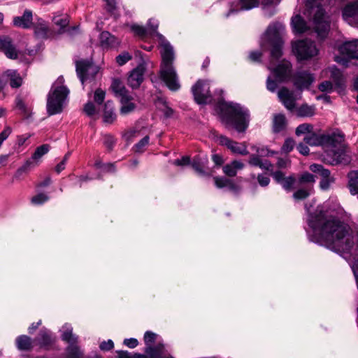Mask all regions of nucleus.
Instances as JSON below:
<instances>
[{
  "label": "nucleus",
  "mask_w": 358,
  "mask_h": 358,
  "mask_svg": "<svg viewBox=\"0 0 358 358\" xmlns=\"http://www.w3.org/2000/svg\"><path fill=\"white\" fill-rule=\"evenodd\" d=\"M316 108L315 106H309L307 103H303L294 110V113L299 117H311L315 115Z\"/></svg>",
  "instance_id": "c85d7f7f"
},
{
  "label": "nucleus",
  "mask_w": 358,
  "mask_h": 358,
  "mask_svg": "<svg viewBox=\"0 0 358 358\" xmlns=\"http://www.w3.org/2000/svg\"><path fill=\"white\" fill-rule=\"evenodd\" d=\"M318 89L321 92H331L333 90V85L331 81L326 80V81L321 83L319 85Z\"/></svg>",
  "instance_id": "6e6d98bb"
},
{
  "label": "nucleus",
  "mask_w": 358,
  "mask_h": 358,
  "mask_svg": "<svg viewBox=\"0 0 358 358\" xmlns=\"http://www.w3.org/2000/svg\"><path fill=\"white\" fill-rule=\"evenodd\" d=\"M270 174L274 179V180L280 185L284 180V179L286 178L285 176V174L280 171H273Z\"/></svg>",
  "instance_id": "052dcab7"
},
{
  "label": "nucleus",
  "mask_w": 358,
  "mask_h": 358,
  "mask_svg": "<svg viewBox=\"0 0 358 358\" xmlns=\"http://www.w3.org/2000/svg\"><path fill=\"white\" fill-rule=\"evenodd\" d=\"M36 341L40 347L49 350L56 341V337L48 329L43 328L40 330Z\"/></svg>",
  "instance_id": "a211bd4d"
},
{
  "label": "nucleus",
  "mask_w": 358,
  "mask_h": 358,
  "mask_svg": "<svg viewBox=\"0 0 358 358\" xmlns=\"http://www.w3.org/2000/svg\"><path fill=\"white\" fill-rule=\"evenodd\" d=\"M208 159L206 156L196 155L194 157L191 166L192 169L201 176H210L213 171L208 166Z\"/></svg>",
  "instance_id": "2eb2a0df"
},
{
  "label": "nucleus",
  "mask_w": 358,
  "mask_h": 358,
  "mask_svg": "<svg viewBox=\"0 0 358 358\" xmlns=\"http://www.w3.org/2000/svg\"><path fill=\"white\" fill-rule=\"evenodd\" d=\"M105 95H106L105 91L102 90L100 88L96 89V91L94 92V101L97 104L101 105L104 101Z\"/></svg>",
  "instance_id": "864d4df0"
},
{
  "label": "nucleus",
  "mask_w": 358,
  "mask_h": 358,
  "mask_svg": "<svg viewBox=\"0 0 358 358\" xmlns=\"http://www.w3.org/2000/svg\"><path fill=\"white\" fill-rule=\"evenodd\" d=\"M284 30L285 26L282 24L275 22L269 24L265 32V41L271 47V61L268 69L279 83L291 80L292 76V66L289 61L283 59L277 64L282 55V34Z\"/></svg>",
  "instance_id": "f03ea898"
},
{
  "label": "nucleus",
  "mask_w": 358,
  "mask_h": 358,
  "mask_svg": "<svg viewBox=\"0 0 358 358\" xmlns=\"http://www.w3.org/2000/svg\"><path fill=\"white\" fill-rule=\"evenodd\" d=\"M293 52L298 60H308L316 57L319 53L314 41L304 39L299 40L292 45Z\"/></svg>",
  "instance_id": "6e6552de"
},
{
  "label": "nucleus",
  "mask_w": 358,
  "mask_h": 358,
  "mask_svg": "<svg viewBox=\"0 0 358 358\" xmlns=\"http://www.w3.org/2000/svg\"><path fill=\"white\" fill-rule=\"evenodd\" d=\"M310 194V190L308 189H299L293 194V198L295 200H303Z\"/></svg>",
  "instance_id": "de8ad7c7"
},
{
  "label": "nucleus",
  "mask_w": 358,
  "mask_h": 358,
  "mask_svg": "<svg viewBox=\"0 0 358 358\" xmlns=\"http://www.w3.org/2000/svg\"><path fill=\"white\" fill-rule=\"evenodd\" d=\"M70 155H71V152H67L64 155L62 161L56 166L55 171L57 173H59L62 171H63L65 169L66 163L67 160L69 159Z\"/></svg>",
  "instance_id": "680f3d73"
},
{
  "label": "nucleus",
  "mask_w": 358,
  "mask_h": 358,
  "mask_svg": "<svg viewBox=\"0 0 358 358\" xmlns=\"http://www.w3.org/2000/svg\"><path fill=\"white\" fill-rule=\"evenodd\" d=\"M313 130V125L309 123H303L299 124L295 131L296 136H299L303 134H309Z\"/></svg>",
  "instance_id": "ea45409f"
},
{
  "label": "nucleus",
  "mask_w": 358,
  "mask_h": 358,
  "mask_svg": "<svg viewBox=\"0 0 358 358\" xmlns=\"http://www.w3.org/2000/svg\"><path fill=\"white\" fill-rule=\"evenodd\" d=\"M257 179L259 185L264 187L268 186L270 182L269 177L264 173L258 174Z\"/></svg>",
  "instance_id": "bf43d9fd"
},
{
  "label": "nucleus",
  "mask_w": 358,
  "mask_h": 358,
  "mask_svg": "<svg viewBox=\"0 0 358 358\" xmlns=\"http://www.w3.org/2000/svg\"><path fill=\"white\" fill-rule=\"evenodd\" d=\"M35 166L36 163L32 160H27L26 162L16 171L13 178L17 180H20L24 174L27 173L29 171Z\"/></svg>",
  "instance_id": "72a5a7b5"
},
{
  "label": "nucleus",
  "mask_w": 358,
  "mask_h": 358,
  "mask_svg": "<svg viewBox=\"0 0 358 358\" xmlns=\"http://www.w3.org/2000/svg\"><path fill=\"white\" fill-rule=\"evenodd\" d=\"M32 21V13L26 10L22 16L15 17L13 19L15 26L22 28H29Z\"/></svg>",
  "instance_id": "cd10ccee"
},
{
  "label": "nucleus",
  "mask_w": 358,
  "mask_h": 358,
  "mask_svg": "<svg viewBox=\"0 0 358 358\" xmlns=\"http://www.w3.org/2000/svg\"><path fill=\"white\" fill-rule=\"evenodd\" d=\"M215 185L217 188L227 187L229 190L238 193L241 190V187L235 184L231 179L225 177H214Z\"/></svg>",
  "instance_id": "4be33fe9"
},
{
  "label": "nucleus",
  "mask_w": 358,
  "mask_h": 358,
  "mask_svg": "<svg viewBox=\"0 0 358 358\" xmlns=\"http://www.w3.org/2000/svg\"><path fill=\"white\" fill-rule=\"evenodd\" d=\"M131 56L129 52H124L116 57V62L120 66L125 64L127 62L131 59Z\"/></svg>",
  "instance_id": "3c124183"
},
{
  "label": "nucleus",
  "mask_w": 358,
  "mask_h": 358,
  "mask_svg": "<svg viewBox=\"0 0 358 358\" xmlns=\"http://www.w3.org/2000/svg\"><path fill=\"white\" fill-rule=\"evenodd\" d=\"M286 127V118L282 114H278L274 116L273 120V131L279 133L283 131Z\"/></svg>",
  "instance_id": "473e14b6"
},
{
  "label": "nucleus",
  "mask_w": 358,
  "mask_h": 358,
  "mask_svg": "<svg viewBox=\"0 0 358 358\" xmlns=\"http://www.w3.org/2000/svg\"><path fill=\"white\" fill-rule=\"evenodd\" d=\"M158 26L159 24L157 21L152 19L149 20L148 22V34L150 36L155 34L159 40L162 57L159 71L160 78L170 90L176 92L180 90V84L173 64L175 59L173 48L163 35L157 32Z\"/></svg>",
  "instance_id": "20e7f679"
},
{
  "label": "nucleus",
  "mask_w": 358,
  "mask_h": 358,
  "mask_svg": "<svg viewBox=\"0 0 358 358\" xmlns=\"http://www.w3.org/2000/svg\"><path fill=\"white\" fill-rule=\"evenodd\" d=\"M131 99V97L129 95L127 96L126 100L120 99V102L122 103V107L120 108V113L122 115H127L132 111L136 108V105L131 102L130 100Z\"/></svg>",
  "instance_id": "c9c22d12"
},
{
  "label": "nucleus",
  "mask_w": 358,
  "mask_h": 358,
  "mask_svg": "<svg viewBox=\"0 0 358 358\" xmlns=\"http://www.w3.org/2000/svg\"><path fill=\"white\" fill-rule=\"evenodd\" d=\"M164 108L162 109V111L163 112L164 116L166 118H170L173 117L174 114V110L169 106L166 101L163 102Z\"/></svg>",
  "instance_id": "69168bd1"
},
{
  "label": "nucleus",
  "mask_w": 358,
  "mask_h": 358,
  "mask_svg": "<svg viewBox=\"0 0 358 358\" xmlns=\"http://www.w3.org/2000/svg\"><path fill=\"white\" fill-rule=\"evenodd\" d=\"M291 24L295 34H303L308 29L306 21L300 15L292 17Z\"/></svg>",
  "instance_id": "bb28decb"
},
{
  "label": "nucleus",
  "mask_w": 358,
  "mask_h": 358,
  "mask_svg": "<svg viewBox=\"0 0 358 358\" xmlns=\"http://www.w3.org/2000/svg\"><path fill=\"white\" fill-rule=\"evenodd\" d=\"M15 104L16 107L21 111V113L27 117L28 118L30 116L31 114V108L24 103L23 100L20 97L17 96L15 99Z\"/></svg>",
  "instance_id": "4c0bfd02"
},
{
  "label": "nucleus",
  "mask_w": 358,
  "mask_h": 358,
  "mask_svg": "<svg viewBox=\"0 0 358 358\" xmlns=\"http://www.w3.org/2000/svg\"><path fill=\"white\" fill-rule=\"evenodd\" d=\"M61 338L69 343L66 348V358H83V352L78 345V337L73 334L71 327H67L63 331Z\"/></svg>",
  "instance_id": "1a4fd4ad"
},
{
  "label": "nucleus",
  "mask_w": 358,
  "mask_h": 358,
  "mask_svg": "<svg viewBox=\"0 0 358 358\" xmlns=\"http://www.w3.org/2000/svg\"><path fill=\"white\" fill-rule=\"evenodd\" d=\"M308 224L313 232L310 236L313 242L326 245L336 252L346 253H349L355 244L351 227L335 217L328 216L322 210L317 209L310 213Z\"/></svg>",
  "instance_id": "f257e3e1"
},
{
  "label": "nucleus",
  "mask_w": 358,
  "mask_h": 358,
  "mask_svg": "<svg viewBox=\"0 0 358 358\" xmlns=\"http://www.w3.org/2000/svg\"><path fill=\"white\" fill-rule=\"evenodd\" d=\"M0 50L9 59L17 58L18 51L12 38L8 36H0Z\"/></svg>",
  "instance_id": "dca6fc26"
},
{
  "label": "nucleus",
  "mask_w": 358,
  "mask_h": 358,
  "mask_svg": "<svg viewBox=\"0 0 358 358\" xmlns=\"http://www.w3.org/2000/svg\"><path fill=\"white\" fill-rule=\"evenodd\" d=\"M303 141L310 146L329 148L325 152L324 160L331 165L347 164L350 162L345 143V134L338 129L328 134H317L312 131L304 136Z\"/></svg>",
  "instance_id": "7ed1b4c3"
},
{
  "label": "nucleus",
  "mask_w": 358,
  "mask_h": 358,
  "mask_svg": "<svg viewBox=\"0 0 358 358\" xmlns=\"http://www.w3.org/2000/svg\"><path fill=\"white\" fill-rule=\"evenodd\" d=\"M76 70L80 82L84 85L87 80H92L98 73L97 66L88 59H80L76 62Z\"/></svg>",
  "instance_id": "9d476101"
},
{
  "label": "nucleus",
  "mask_w": 358,
  "mask_h": 358,
  "mask_svg": "<svg viewBox=\"0 0 358 358\" xmlns=\"http://www.w3.org/2000/svg\"><path fill=\"white\" fill-rule=\"evenodd\" d=\"M191 159L189 156H184L181 159L174 160L173 164L176 166H185L191 164Z\"/></svg>",
  "instance_id": "0e129e2a"
},
{
  "label": "nucleus",
  "mask_w": 358,
  "mask_h": 358,
  "mask_svg": "<svg viewBox=\"0 0 358 358\" xmlns=\"http://www.w3.org/2000/svg\"><path fill=\"white\" fill-rule=\"evenodd\" d=\"M157 335L152 331H148L144 334V342L146 345L145 348L152 345L157 338Z\"/></svg>",
  "instance_id": "a18cd8bd"
},
{
  "label": "nucleus",
  "mask_w": 358,
  "mask_h": 358,
  "mask_svg": "<svg viewBox=\"0 0 358 358\" xmlns=\"http://www.w3.org/2000/svg\"><path fill=\"white\" fill-rule=\"evenodd\" d=\"M217 141L220 145H225L233 153L241 155H247L249 154L247 147L244 143H238L222 135L217 137Z\"/></svg>",
  "instance_id": "ddd939ff"
},
{
  "label": "nucleus",
  "mask_w": 358,
  "mask_h": 358,
  "mask_svg": "<svg viewBox=\"0 0 358 358\" xmlns=\"http://www.w3.org/2000/svg\"><path fill=\"white\" fill-rule=\"evenodd\" d=\"M257 154L261 157H268L277 154V152L269 150L267 147L256 148Z\"/></svg>",
  "instance_id": "c03bdc74"
},
{
  "label": "nucleus",
  "mask_w": 358,
  "mask_h": 358,
  "mask_svg": "<svg viewBox=\"0 0 358 358\" xmlns=\"http://www.w3.org/2000/svg\"><path fill=\"white\" fill-rule=\"evenodd\" d=\"M300 183H313L315 182V177L313 174L305 172L299 178Z\"/></svg>",
  "instance_id": "5fc2aeb1"
},
{
  "label": "nucleus",
  "mask_w": 358,
  "mask_h": 358,
  "mask_svg": "<svg viewBox=\"0 0 358 358\" xmlns=\"http://www.w3.org/2000/svg\"><path fill=\"white\" fill-rule=\"evenodd\" d=\"M84 111L88 116H93L96 113L94 104L91 101H88L84 106Z\"/></svg>",
  "instance_id": "13d9d810"
},
{
  "label": "nucleus",
  "mask_w": 358,
  "mask_h": 358,
  "mask_svg": "<svg viewBox=\"0 0 358 358\" xmlns=\"http://www.w3.org/2000/svg\"><path fill=\"white\" fill-rule=\"evenodd\" d=\"M295 182V177L294 176H289L286 177L280 185L285 191L290 192L292 189Z\"/></svg>",
  "instance_id": "37998d69"
},
{
  "label": "nucleus",
  "mask_w": 358,
  "mask_h": 358,
  "mask_svg": "<svg viewBox=\"0 0 358 358\" xmlns=\"http://www.w3.org/2000/svg\"><path fill=\"white\" fill-rule=\"evenodd\" d=\"M116 119V115L113 110V102L108 101L104 106L103 120L106 123H113Z\"/></svg>",
  "instance_id": "2f4dec72"
},
{
  "label": "nucleus",
  "mask_w": 358,
  "mask_h": 358,
  "mask_svg": "<svg viewBox=\"0 0 358 358\" xmlns=\"http://www.w3.org/2000/svg\"><path fill=\"white\" fill-rule=\"evenodd\" d=\"M114 347V343L112 340L109 339L107 341L101 343L99 348L101 350L109 351Z\"/></svg>",
  "instance_id": "774afa93"
},
{
  "label": "nucleus",
  "mask_w": 358,
  "mask_h": 358,
  "mask_svg": "<svg viewBox=\"0 0 358 358\" xmlns=\"http://www.w3.org/2000/svg\"><path fill=\"white\" fill-rule=\"evenodd\" d=\"M1 76V78H4L5 80H6V83H9L13 88H17L22 85V78L16 71L7 70Z\"/></svg>",
  "instance_id": "b1692460"
},
{
  "label": "nucleus",
  "mask_w": 358,
  "mask_h": 358,
  "mask_svg": "<svg viewBox=\"0 0 358 358\" xmlns=\"http://www.w3.org/2000/svg\"><path fill=\"white\" fill-rule=\"evenodd\" d=\"M276 81H277V80H272L270 76L268 77L267 80H266V88L268 91H270L271 92H274L276 90V89L278 87V84H277Z\"/></svg>",
  "instance_id": "338daca9"
},
{
  "label": "nucleus",
  "mask_w": 358,
  "mask_h": 358,
  "mask_svg": "<svg viewBox=\"0 0 358 358\" xmlns=\"http://www.w3.org/2000/svg\"><path fill=\"white\" fill-rule=\"evenodd\" d=\"M150 138L148 136H145L138 143L135 144L134 146V150L136 152H143L144 151V148L149 143Z\"/></svg>",
  "instance_id": "49530a36"
},
{
  "label": "nucleus",
  "mask_w": 358,
  "mask_h": 358,
  "mask_svg": "<svg viewBox=\"0 0 358 358\" xmlns=\"http://www.w3.org/2000/svg\"><path fill=\"white\" fill-rule=\"evenodd\" d=\"M344 20L355 23L358 27V0H351L342 9Z\"/></svg>",
  "instance_id": "4468645a"
},
{
  "label": "nucleus",
  "mask_w": 358,
  "mask_h": 358,
  "mask_svg": "<svg viewBox=\"0 0 358 358\" xmlns=\"http://www.w3.org/2000/svg\"><path fill=\"white\" fill-rule=\"evenodd\" d=\"M192 92L198 104H207L212 101L209 84L206 81L199 80L192 87Z\"/></svg>",
  "instance_id": "9b49d317"
},
{
  "label": "nucleus",
  "mask_w": 358,
  "mask_h": 358,
  "mask_svg": "<svg viewBox=\"0 0 358 358\" xmlns=\"http://www.w3.org/2000/svg\"><path fill=\"white\" fill-rule=\"evenodd\" d=\"M339 52L352 59H358V39L347 41L338 48Z\"/></svg>",
  "instance_id": "6ab92c4d"
},
{
  "label": "nucleus",
  "mask_w": 358,
  "mask_h": 358,
  "mask_svg": "<svg viewBox=\"0 0 358 358\" xmlns=\"http://www.w3.org/2000/svg\"><path fill=\"white\" fill-rule=\"evenodd\" d=\"M278 96L283 106L289 111L294 112L296 107V99L294 93L287 87H282L278 92Z\"/></svg>",
  "instance_id": "f3484780"
},
{
  "label": "nucleus",
  "mask_w": 358,
  "mask_h": 358,
  "mask_svg": "<svg viewBox=\"0 0 358 358\" xmlns=\"http://www.w3.org/2000/svg\"><path fill=\"white\" fill-rule=\"evenodd\" d=\"M100 43L103 48H112L117 44L116 38L108 31H102L99 36Z\"/></svg>",
  "instance_id": "c756f323"
},
{
  "label": "nucleus",
  "mask_w": 358,
  "mask_h": 358,
  "mask_svg": "<svg viewBox=\"0 0 358 358\" xmlns=\"http://www.w3.org/2000/svg\"><path fill=\"white\" fill-rule=\"evenodd\" d=\"M17 348L20 350L28 351L32 348V340L27 335H21L15 340Z\"/></svg>",
  "instance_id": "7c9ffc66"
},
{
  "label": "nucleus",
  "mask_w": 358,
  "mask_h": 358,
  "mask_svg": "<svg viewBox=\"0 0 358 358\" xmlns=\"http://www.w3.org/2000/svg\"><path fill=\"white\" fill-rule=\"evenodd\" d=\"M53 22L59 26L60 29L62 30V32H64V29L69 25V18L66 15H57L55 16L52 19Z\"/></svg>",
  "instance_id": "58836bf2"
},
{
  "label": "nucleus",
  "mask_w": 358,
  "mask_h": 358,
  "mask_svg": "<svg viewBox=\"0 0 358 358\" xmlns=\"http://www.w3.org/2000/svg\"><path fill=\"white\" fill-rule=\"evenodd\" d=\"M35 36L38 39H47L52 36V31L43 20L38 21L34 27Z\"/></svg>",
  "instance_id": "412c9836"
},
{
  "label": "nucleus",
  "mask_w": 358,
  "mask_h": 358,
  "mask_svg": "<svg viewBox=\"0 0 358 358\" xmlns=\"http://www.w3.org/2000/svg\"><path fill=\"white\" fill-rule=\"evenodd\" d=\"M262 158L257 154H252L250 156L248 163L252 166H260Z\"/></svg>",
  "instance_id": "4d7b16f0"
},
{
  "label": "nucleus",
  "mask_w": 358,
  "mask_h": 358,
  "mask_svg": "<svg viewBox=\"0 0 358 358\" xmlns=\"http://www.w3.org/2000/svg\"><path fill=\"white\" fill-rule=\"evenodd\" d=\"M105 146L108 149V150H112L114 145L115 143V138L110 135H107L104 138V142H103Z\"/></svg>",
  "instance_id": "e2e57ef3"
},
{
  "label": "nucleus",
  "mask_w": 358,
  "mask_h": 358,
  "mask_svg": "<svg viewBox=\"0 0 358 358\" xmlns=\"http://www.w3.org/2000/svg\"><path fill=\"white\" fill-rule=\"evenodd\" d=\"M110 90L115 96L120 99H123V101L126 100L127 96H129L128 91L125 88L124 83L118 78L113 79Z\"/></svg>",
  "instance_id": "5701e85b"
},
{
  "label": "nucleus",
  "mask_w": 358,
  "mask_h": 358,
  "mask_svg": "<svg viewBox=\"0 0 358 358\" xmlns=\"http://www.w3.org/2000/svg\"><path fill=\"white\" fill-rule=\"evenodd\" d=\"M64 79L59 76L52 86L47 99V112L49 115L62 113L64 103L69 93L68 88L63 85Z\"/></svg>",
  "instance_id": "0eeeda50"
},
{
  "label": "nucleus",
  "mask_w": 358,
  "mask_h": 358,
  "mask_svg": "<svg viewBox=\"0 0 358 358\" xmlns=\"http://www.w3.org/2000/svg\"><path fill=\"white\" fill-rule=\"evenodd\" d=\"M145 353L149 358H162L164 355V345L162 343H158L155 346L145 348Z\"/></svg>",
  "instance_id": "a878e982"
},
{
  "label": "nucleus",
  "mask_w": 358,
  "mask_h": 358,
  "mask_svg": "<svg viewBox=\"0 0 358 358\" xmlns=\"http://www.w3.org/2000/svg\"><path fill=\"white\" fill-rule=\"evenodd\" d=\"M144 69L138 66L133 69L127 79L128 85L134 88H138L143 80Z\"/></svg>",
  "instance_id": "aec40b11"
},
{
  "label": "nucleus",
  "mask_w": 358,
  "mask_h": 358,
  "mask_svg": "<svg viewBox=\"0 0 358 358\" xmlns=\"http://www.w3.org/2000/svg\"><path fill=\"white\" fill-rule=\"evenodd\" d=\"M331 78L334 81L337 87H341L343 85V78L341 71L336 68L331 71Z\"/></svg>",
  "instance_id": "a19ab883"
},
{
  "label": "nucleus",
  "mask_w": 358,
  "mask_h": 358,
  "mask_svg": "<svg viewBox=\"0 0 358 358\" xmlns=\"http://www.w3.org/2000/svg\"><path fill=\"white\" fill-rule=\"evenodd\" d=\"M291 80L298 90L308 89L314 81V76L308 71H298L292 75Z\"/></svg>",
  "instance_id": "f8f14e48"
},
{
  "label": "nucleus",
  "mask_w": 358,
  "mask_h": 358,
  "mask_svg": "<svg viewBox=\"0 0 358 358\" xmlns=\"http://www.w3.org/2000/svg\"><path fill=\"white\" fill-rule=\"evenodd\" d=\"M244 164L241 161L234 160L231 163L224 165L222 167L224 173L229 177H234L237 171L244 168Z\"/></svg>",
  "instance_id": "393cba45"
},
{
  "label": "nucleus",
  "mask_w": 358,
  "mask_h": 358,
  "mask_svg": "<svg viewBox=\"0 0 358 358\" xmlns=\"http://www.w3.org/2000/svg\"><path fill=\"white\" fill-rule=\"evenodd\" d=\"M294 145L295 142L292 138H287L282 146V150L285 153H289L293 150Z\"/></svg>",
  "instance_id": "603ef678"
},
{
  "label": "nucleus",
  "mask_w": 358,
  "mask_h": 358,
  "mask_svg": "<svg viewBox=\"0 0 358 358\" xmlns=\"http://www.w3.org/2000/svg\"><path fill=\"white\" fill-rule=\"evenodd\" d=\"M310 169L316 173H318L322 178H327L330 176V171L323 167L322 165L314 164L310 165Z\"/></svg>",
  "instance_id": "e433bc0d"
},
{
  "label": "nucleus",
  "mask_w": 358,
  "mask_h": 358,
  "mask_svg": "<svg viewBox=\"0 0 358 358\" xmlns=\"http://www.w3.org/2000/svg\"><path fill=\"white\" fill-rule=\"evenodd\" d=\"M220 116L227 126H233L238 132L245 131L250 122L249 110L239 103L220 99L217 103Z\"/></svg>",
  "instance_id": "39448f33"
},
{
  "label": "nucleus",
  "mask_w": 358,
  "mask_h": 358,
  "mask_svg": "<svg viewBox=\"0 0 358 358\" xmlns=\"http://www.w3.org/2000/svg\"><path fill=\"white\" fill-rule=\"evenodd\" d=\"M49 196L44 194L40 193L31 198V203L34 205H41L48 201Z\"/></svg>",
  "instance_id": "09e8293b"
},
{
  "label": "nucleus",
  "mask_w": 358,
  "mask_h": 358,
  "mask_svg": "<svg viewBox=\"0 0 358 358\" xmlns=\"http://www.w3.org/2000/svg\"><path fill=\"white\" fill-rule=\"evenodd\" d=\"M50 146L48 144H43L36 148L35 152L30 159L37 165V161L40 159L43 155L47 154L50 150Z\"/></svg>",
  "instance_id": "f704fd0d"
},
{
  "label": "nucleus",
  "mask_w": 358,
  "mask_h": 358,
  "mask_svg": "<svg viewBox=\"0 0 358 358\" xmlns=\"http://www.w3.org/2000/svg\"><path fill=\"white\" fill-rule=\"evenodd\" d=\"M131 30L134 34L140 37H145L148 35V31L146 28L139 25H132Z\"/></svg>",
  "instance_id": "8fccbe9b"
},
{
  "label": "nucleus",
  "mask_w": 358,
  "mask_h": 358,
  "mask_svg": "<svg viewBox=\"0 0 358 358\" xmlns=\"http://www.w3.org/2000/svg\"><path fill=\"white\" fill-rule=\"evenodd\" d=\"M240 10H250L259 6V0H239Z\"/></svg>",
  "instance_id": "79ce46f5"
},
{
  "label": "nucleus",
  "mask_w": 358,
  "mask_h": 358,
  "mask_svg": "<svg viewBox=\"0 0 358 358\" xmlns=\"http://www.w3.org/2000/svg\"><path fill=\"white\" fill-rule=\"evenodd\" d=\"M306 11L304 14L312 20L317 36L322 40L325 38L330 28V20L324 6H329L331 0H305Z\"/></svg>",
  "instance_id": "423d86ee"
}]
</instances>
